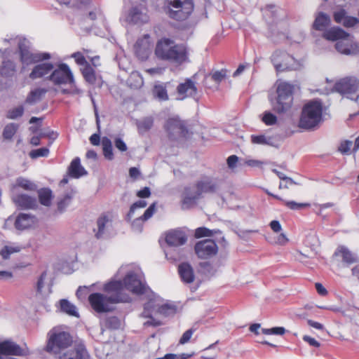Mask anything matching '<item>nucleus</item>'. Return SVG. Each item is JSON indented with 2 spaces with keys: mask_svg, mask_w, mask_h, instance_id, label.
Segmentation results:
<instances>
[{
  "mask_svg": "<svg viewBox=\"0 0 359 359\" xmlns=\"http://www.w3.org/2000/svg\"><path fill=\"white\" fill-rule=\"evenodd\" d=\"M117 276H123L122 280H111L104 285L106 292L126 293L128 290L134 294L141 295L147 294L149 288L147 287L144 276L141 269L136 265H123L118 269Z\"/></svg>",
  "mask_w": 359,
  "mask_h": 359,
  "instance_id": "f257e3e1",
  "label": "nucleus"
},
{
  "mask_svg": "<svg viewBox=\"0 0 359 359\" xmlns=\"http://www.w3.org/2000/svg\"><path fill=\"white\" fill-rule=\"evenodd\" d=\"M4 43L11 45H18L20 53V59L22 63L36 64L29 74V78L32 80L37 79H46L50 81V74L53 72V63L47 62L51 59L52 55L49 53L34 51L29 50V41L25 39L15 37L9 40L4 39Z\"/></svg>",
  "mask_w": 359,
  "mask_h": 359,
  "instance_id": "f03ea898",
  "label": "nucleus"
},
{
  "mask_svg": "<svg viewBox=\"0 0 359 359\" xmlns=\"http://www.w3.org/2000/svg\"><path fill=\"white\" fill-rule=\"evenodd\" d=\"M155 54L161 60H168L177 65L186 62L188 58L185 46L176 44L172 40L165 38L158 41Z\"/></svg>",
  "mask_w": 359,
  "mask_h": 359,
  "instance_id": "7ed1b4c3",
  "label": "nucleus"
},
{
  "mask_svg": "<svg viewBox=\"0 0 359 359\" xmlns=\"http://www.w3.org/2000/svg\"><path fill=\"white\" fill-rule=\"evenodd\" d=\"M323 37L329 41H336L335 48L341 54L359 55V43L339 27H332L323 33Z\"/></svg>",
  "mask_w": 359,
  "mask_h": 359,
  "instance_id": "20e7f679",
  "label": "nucleus"
},
{
  "mask_svg": "<svg viewBox=\"0 0 359 359\" xmlns=\"http://www.w3.org/2000/svg\"><path fill=\"white\" fill-rule=\"evenodd\" d=\"M131 297L126 293L107 292L104 294L99 292L89 295L88 301L93 309L99 313H107L114 309L113 305L120 302H130Z\"/></svg>",
  "mask_w": 359,
  "mask_h": 359,
  "instance_id": "39448f33",
  "label": "nucleus"
},
{
  "mask_svg": "<svg viewBox=\"0 0 359 359\" xmlns=\"http://www.w3.org/2000/svg\"><path fill=\"white\" fill-rule=\"evenodd\" d=\"M323 121V105L320 101L312 100L306 104L302 111L299 127L311 130Z\"/></svg>",
  "mask_w": 359,
  "mask_h": 359,
  "instance_id": "423d86ee",
  "label": "nucleus"
},
{
  "mask_svg": "<svg viewBox=\"0 0 359 359\" xmlns=\"http://www.w3.org/2000/svg\"><path fill=\"white\" fill-rule=\"evenodd\" d=\"M294 86L285 81L280 82L277 87V98L271 100L273 109L279 114L287 111L293 102Z\"/></svg>",
  "mask_w": 359,
  "mask_h": 359,
  "instance_id": "0eeeda50",
  "label": "nucleus"
},
{
  "mask_svg": "<svg viewBox=\"0 0 359 359\" xmlns=\"http://www.w3.org/2000/svg\"><path fill=\"white\" fill-rule=\"evenodd\" d=\"M48 339L46 350L54 354L59 353L62 350L71 345L72 339L69 333L53 328L48 334Z\"/></svg>",
  "mask_w": 359,
  "mask_h": 359,
  "instance_id": "6e6552de",
  "label": "nucleus"
},
{
  "mask_svg": "<svg viewBox=\"0 0 359 359\" xmlns=\"http://www.w3.org/2000/svg\"><path fill=\"white\" fill-rule=\"evenodd\" d=\"M184 123L178 117L170 118L166 121L164 128L172 143L179 144L189 137V131Z\"/></svg>",
  "mask_w": 359,
  "mask_h": 359,
  "instance_id": "1a4fd4ad",
  "label": "nucleus"
},
{
  "mask_svg": "<svg viewBox=\"0 0 359 359\" xmlns=\"http://www.w3.org/2000/svg\"><path fill=\"white\" fill-rule=\"evenodd\" d=\"M168 16L177 20L187 19L194 11L193 0H166Z\"/></svg>",
  "mask_w": 359,
  "mask_h": 359,
  "instance_id": "9d476101",
  "label": "nucleus"
},
{
  "mask_svg": "<svg viewBox=\"0 0 359 359\" xmlns=\"http://www.w3.org/2000/svg\"><path fill=\"white\" fill-rule=\"evenodd\" d=\"M332 90L339 93L348 99L358 101L359 98V80L354 76L345 77L334 84Z\"/></svg>",
  "mask_w": 359,
  "mask_h": 359,
  "instance_id": "9b49d317",
  "label": "nucleus"
},
{
  "mask_svg": "<svg viewBox=\"0 0 359 359\" xmlns=\"http://www.w3.org/2000/svg\"><path fill=\"white\" fill-rule=\"evenodd\" d=\"M271 60L276 70L279 72L297 69L299 66L292 55L281 50H276L271 55Z\"/></svg>",
  "mask_w": 359,
  "mask_h": 359,
  "instance_id": "f8f14e48",
  "label": "nucleus"
},
{
  "mask_svg": "<svg viewBox=\"0 0 359 359\" xmlns=\"http://www.w3.org/2000/svg\"><path fill=\"white\" fill-rule=\"evenodd\" d=\"M175 311V310L173 306L167 304H161V301L158 298H151L144 304L142 315L144 318H151L152 315L156 313L168 316L173 314Z\"/></svg>",
  "mask_w": 359,
  "mask_h": 359,
  "instance_id": "ddd939ff",
  "label": "nucleus"
},
{
  "mask_svg": "<svg viewBox=\"0 0 359 359\" xmlns=\"http://www.w3.org/2000/svg\"><path fill=\"white\" fill-rule=\"evenodd\" d=\"M50 81L55 84H73L74 83L73 74L65 63L57 65H53V72L50 74Z\"/></svg>",
  "mask_w": 359,
  "mask_h": 359,
  "instance_id": "4468645a",
  "label": "nucleus"
},
{
  "mask_svg": "<svg viewBox=\"0 0 359 359\" xmlns=\"http://www.w3.org/2000/svg\"><path fill=\"white\" fill-rule=\"evenodd\" d=\"M194 250L198 258L208 259L217 253L218 247L213 240L205 239L197 242Z\"/></svg>",
  "mask_w": 359,
  "mask_h": 359,
  "instance_id": "2eb2a0df",
  "label": "nucleus"
},
{
  "mask_svg": "<svg viewBox=\"0 0 359 359\" xmlns=\"http://www.w3.org/2000/svg\"><path fill=\"white\" fill-rule=\"evenodd\" d=\"M137 57L141 60H146L152 50V43L149 34H145L139 39L134 46Z\"/></svg>",
  "mask_w": 359,
  "mask_h": 359,
  "instance_id": "dca6fc26",
  "label": "nucleus"
},
{
  "mask_svg": "<svg viewBox=\"0 0 359 359\" xmlns=\"http://www.w3.org/2000/svg\"><path fill=\"white\" fill-rule=\"evenodd\" d=\"M125 20L133 24L145 23L149 21V16L146 8L142 5H138L130 9L125 15Z\"/></svg>",
  "mask_w": 359,
  "mask_h": 359,
  "instance_id": "f3484780",
  "label": "nucleus"
},
{
  "mask_svg": "<svg viewBox=\"0 0 359 359\" xmlns=\"http://www.w3.org/2000/svg\"><path fill=\"white\" fill-rule=\"evenodd\" d=\"M220 184L221 183L219 180L209 176L203 177L196 184L201 194L217 191Z\"/></svg>",
  "mask_w": 359,
  "mask_h": 359,
  "instance_id": "a211bd4d",
  "label": "nucleus"
},
{
  "mask_svg": "<svg viewBox=\"0 0 359 359\" xmlns=\"http://www.w3.org/2000/svg\"><path fill=\"white\" fill-rule=\"evenodd\" d=\"M201 193L195 184L194 187H187L183 194L182 206L184 208H189L196 204L201 198Z\"/></svg>",
  "mask_w": 359,
  "mask_h": 359,
  "instance_id": "6ab92c4d",
  "label": "nucleus"
},
{
  "mask_svg": "<svg viewBox=\"0 0 359 359\" xmlns=\"http://www.w3.org/2000/svg\"><path fill=\"white\" fill-rule=\"evenodd\" d=\"M187 241L186 233L179 229L169 231L166 234L165 241L170 246L177 247L184 245Z\"/></svg>",
  "mask_w": 359,
  "mask_h": 359,
  "instance_id": "aec40b11",
  "label": "nucleus"
},
{
  "mask_svg": "<svg viewBox=\"0 0 359 359\" xmlns=\"http://www.w3.org/2000/svg\"><path fill=\"white\" fill-rule=\"evenodd\" d=\"M37 223L36 218L30 214L20 213L15 222V226L18 230H25L34 226Z\"/></svg>",
  "mask_w": 359,
  "mask_h": 359,
  "instance_id": "412c9836",
  "label": "nucleus"
},
{
  "mask_svg": "<svg viewBox=\"0 0 359 359\" xmlns=\"http://www.w3.org/2000/svg\"><path fill=\"white\" fill-rule=\"evenodd\" d=\"M177 91L181 96L180 99L183 100L187 97H195L197 94V88L195 83L188 79L184 83H182L177 86Z\"/></svg>",
  "mask_w": 359,
  "mask_h": 359,
  "instance_id": "4be33fe9",
  "label": "nucleus"
},
{
  "mask_svg": "<svg viewBox=\"0 0 359 359\" xmlns=\"http://www.w3.org/2000/svg\"><path fill=\"white\" fill-rule=\"evenodd\" d=\"M156 212V203H152L144 212V214L135 219L132 222L133 229L136 232H141L144 222L150 219Z\"/></svg>",
  "mask_w": 359,
  "mask_h": 359,
  "instance_id": "5701e85b",
  "label": "nucleus"
},
{
  "mask_svg": "<svg viewBox=\"0 0 359 359\" xmlns=\"http://www.w3.org/2000/svg\"><path fill=\"white\" fill-rule=\"evenodd\" d=\"M111 225V220L107 215H102L97 219L96 228L93 229L97 238H102Z\"/></svg>",
  "mask_w": 359,
  "mask_h": 359,
  "instance_id": "b1692460",
  "label": "nucleus"
},
{
  "mask_svg": "<svg viewBox=\"0 0 359 359\" xmlns=\"http://www.w3.org/2000/svg\"><path fill=\"white\" fill-rule=\"evenodd\" d=\"M16 205L25 209H34L37 207V201L35 198L26 194H20L13 197Z\"/></svg>",
  "mask_w": 359,
  "mask_h": 359,
  "instance_id": "393cba45",
  "label": "nucleus"
},
{
  "mask_svg": "<svg viewBox=\"0 0 359 359\" xmlns=\"http://www.w3.org/2000/svg\"><path fill=\"white\" fill-rule=\"evenodd\" d=\"M170 84L169 82L163 83L157 81L154 83L152 88L153 97L158 101H167L169 99L167 87Z\"/></svg>",
  "mask_w": 359,
  "mask_h": 359,
  "instance_id": "a878e982",
  "label": "nucleus"
},
{
  "mask_svg": "<svg viewBox=\"0 0 359 359\" xmlns=\"http://www.w3.org/2000/svg\"><path fill=\"white\" fill-rule=\"evenodd\" d=\"M178 272L182 280L185 283H191L194 281L195 276L191 266L186 262L182 263L178 266Z\"/></svg>",
  "mask_w": 359,
  "mask_h": 359,
  "instance_id": "bb28decb",
  "label": "nucleus"
},
{
  "mask_svg": "<svg viewBox=\"0 0 359 359\" xmlns=\"http://www.w3.org/2000/svg\"><path fill=\"white\" fill-rule=\"evenodd\" d=\"M68 170L69 175L74 178H79L87 174L84 168L81 165L79 158H75L71 162Z\"/></svg>",
  "mask_w": 359,
  "mask_h": 359,
  "instance_id": "cd10ccee",
  "label": "nucleus"
},
{
  "mask_svg": "<svg viewBox=\"0 0 359 359\" xmlns=\"http://www.w3.org/2000/svg\"><path fill=\"white\" fill-rule=\"evenodd\" d=\"M335 255L341 257L343 261L348 264L357 262V257L344 246L339 247L335 252Z\"/></svg>",
  "mask_w": 359,
  "mask_h": 359,
  "instance_id": "c85d7f7f",
  "label": "nucleus"
},
{
  "mask_svg": "<svg viewBox=\"0 0 359 359\" xmlns=\"http://www.w3.org/2000/svg\"><path fill=\"white\" fill-rule=\"evenodd\" d=\"M330 23V16L324 13L320 12L316 15L313 26L314 29H316L317 30L323 31L326 27H328Z\"/></svg>",
  "mask_w": 359,
  "mask_h": 359,
  "instance_id": "c756f323",
  "label": "nucleus"
},
{
  "mask_svg": "<svg viewBox=\"0 0 359 359\" xmlns=\"http://www.w3.org/2000/svg\"><path fill=\"white\" fill-rule=\"evenodd\" d=\"M46 278V272L42 273L36 284V292L41 296H47L51 293V287L49 285L46 286L45 284Z\"/></svg>",
  "mask_w": 359,
  "mask_h": 359,
  "instance_id": "7c9ffc66",
  "label": "nucleus"
},
{
  "mask_svg": "<svg viewBox=\"0 0 359 359\" xmlns=\"http://www.w3.org/2000/svg\"><path fill=\"white\" fill-rule=\"evenodd\" d=\"M251 141L253 144L269 145L271 147H276L277 144L276 140L272 136H266L264 135H252Z\"/></svg>",
  "mask_w": 359,
  "mask_h": 359,
  "instance_id": "2f4dec72",
  "label": "nucleus"
},
{
  "mask_svg": "<svg viewBox=\"0 0 359 359\" xmlns=\"http://www.w3.org/2000/svg\"><path fill=\"white\" fill-rule=\"evenodd\" d=\"M68 359H90L85 346L82 343L76 344L74 351Z\"/></svg>",
  "mask_w": 359,
  "mask_h": 359,
  "instance_id": "473e14b6",
  "label": "nucleus"
},
{
  "mask_svg": "<svg viewBox=\"0 0 359 359\" xmlns=\"http://www.w3.org/2000/svg\"><path fill=\"white\" fill-rule=\"evenodd\" d=\"M60 309L62 312L72 316L79 317L76 307L67 299L60 302Z\"/></svg>",
  "mask_w": 359,
  "mask_h": 359,
  "instance_id": "72a5a7b5",
  "label": "nucleus"
},
{
  "mask_svg": "<svg viewBox=\"0 0 359 359\" xmlns=\"http://www.w3.org/2000/svg\"><path fill=\"white\" fill-rule=\"evenodd\" d=\"M16 187H20L28 191H33L36 188V185L32 182L24 177H18L16 180L15 184L13 185V189H15Z\"/></svg>",
  "mask_w": 359,
  "mask_h": 359,
  "instance_id": "f704fd0d",
  "label": "nucleus"
},
{
  "mask_svg": "<svg viewBox=\"0 0 359 359\" xmlns=\"http://www.w3.org/2000/svg\"><path fill=\"white\" fill-rule=\"evenodd\" d=\"M102 145L104 157L109 160H112L114 154L111 141L108 137H104L102 140Z\"/></svg>",
  "mask_w": 359,
  "mask_h": 359,
  "instance_id": "c9c22d12",
  "label": "nucleus"
},
{
  "mask_svg": "<svg viewBox=\"0 0 359 359\" xmlns=\"http://www.w3.org/2000/svg\"><path fill=\"white\" fill-rule=\"evenodd\" d=\"M154 119L152 117H145L141 121L137 122V126L140 133H144L149 130L153 126Z\"/></svg>",
  "mask_w": 359,
  "mask_h": 359,
  "instance_id": "e433bc0d",
  "label": "nucleus"
},
{
  "mask_svg": "<svg viewBox=\"0 0 359 359\" xmlns=\"http://www.w3.org/2000/svg\"><path fill=\"white\" fill-rule=\"evenodd\" d=\"M15 72V66L11 61H4L1 69V75L4 77H10L14 75Z\"/></svg>",
  "mask_w": 359,
  "mask_h": 359,
  "instance_id": "4c0bfd02",
  "label": "nucleus"
},
{
  "mask_svg": "<svg viewBox=\"0 0 359 359\" xmlns=\"http://www.w3.org/2000/svg\"><path fill=\"white\" fill-rule=\"evenodd\" d=\"M20 247L16 245H5L0 251V255L3 259H8L11 254L20 251Z\"/></svg>",
  "mask_w": 359,
  "mask_h": 359,
  "instance_id": "58836bf2",
  "label": "nucleus"
},
{
  "mask_svg": "<svg viewBox=\"0 0 359 359\" xmlns=\"http://www.w3.org/2000/svg\"><path fill=\"white\" fill-rule=\"evenodd\" d=\"M46 93L45 90L43 89H35L30 92V93L28 95L26 102L29 104H34L36 102H38L41 96Z\"/></svg>",
  "mask_w": 359,
  "mask_h": 359,
  "instance_id": "ea45409f",
  "label": "nucleus"
},
{
  "mask_svg": "<svg viewBox=\"0 0 359 359\" xmlns=\"http://www.w3.org/2000/svg\"><path fill=\"white\" fill-rule=\"evenodd\" d=\"M39 198L40 203L46 206L50 205L51 191L48 189H43L39 191Z\"/></svg>",
  "mask_w": 359,
  "mask_h": 359,
  "instance_id": "a19ab883",
  "label": "nucleus"
},
{
  "mask_svg": "<svg viewBox=\"0 0 359 359\" xmlns=\"http://www.w3.org/2000/svg\"><path fill=\"white\" fill-rule=\"evenodd\" d=\"M82 74L87 82H88L89 83H95L96 79L95 72L93 68L89 65H87L84 67V68L82 70Z\"/></svg>",
  "mask_w": 359,
  "mask_h": 359,
  "instance_id": "79ce46f5",
  "label": "nucleus"
},
{
  "mask_svg": "<svg viewBox=\"0 0 359 359\" xmlns=\"http://www.w3.org/2000/svg\"><path fill=\"white\" fill-rule=\"evenodd\" d=\"M128 81L130 85L135 88H140L143 85V79L137 72L130 74Z\"/></svg>",
  "mask_w": 359,
  "mask_h": 359,
  "instance_id": "37998d69",
  "label": "nucleus"
},
{
  "mask_svg": "<svg viewBox=\"0 0 359 359\" xmlns=\"http://www.w3.org/2000/svg\"><path fill=\"white\" fill-rule=\"evenodd\" d=\"M147 202L144 200H140L134 203L131 205L130 211L127 215L128 219H130L131 217H133L137 210L144 208L147 206Z\"/></svg>",
  "mask_w": 359,
  "mask_h": 359,
  "instance_id": "c03bdc74",
  "label": "nucleus"
},
{
  "mask_svg": "<svg viewBox=\"0 0 359 359\" xmlns=\"http://www.w3.org/2000/svg\"><path fill=\"white\" fill-rule=\"evenodd\" d=\"M72 196V192L67 194L58 201L57 206L60 211L64 210L69 205Z\"/></svg>",
  "mask_w": 359,
  "mask_h": 359,
  "instance_id": "a18cd8bd",
  "label": "nucleus"
},
{
  "mask_svg": "<svg viewBox=\"0 0 359 359\" xmlns=\"http://www.w3.org/2000/svg\"><path fill=\"white\" fill-rule=\"evenodd\" d=\"M18 129L15 123H10L4 128L3 135L5 139H11Z\"/></svg>",
  "mask_w": 359,
  "mask_h": 359,
  "instance_id": "49530a36",
  "label": "nucleus"
},
{
  "mask_svg": "<svg viewBox=\"0 0 359 359\" xmlns=\"http://www.w3.org/2000/svg\"><path fill=\"white\" fill-rule=\"evenodd\" d=\"M262 121L267 126L274 125L277 121V117L270 111H265L263 114Z\"/></svg>",
  "mask_w": 359,
  "mask_h": 359,
  "instance_id": "de8ad7c7",
  "label": "nucleus"
},
{
  "mask_svg": "<svg viewBox=\"0 0 359 359\" xmlns=\"http://www.w3.org/2000/svg\"><path fill=\"white\" fill-rule=\"evenodd\" d=\"M48 154L49 149L48 148L43 147L31 151V152L29 153V156L32 158H36L39 157L47 156Z\"/></svg>",
  "mask_w": 359,
  "mask_h": 359,
  "instance_id": "09e8293b",
  "label": "nucleus"
},
{
  "mask_svg": "<svg viewBox=\"0 0 359 359\" xmlns=\"http://www.w3.org/2000/svg\"><path fill=\"white\" fill-rule=\"evenodd\" d=\"M24 108L22 106L17 107L11 109L8 113V117L11 119H15L20 117L23 114Z\"/></svg>",
  "mask_w": 359,
  "mask_h": 359,
  "instance_id": "8fccbe9b",
  "label": "nucleus"
},
{
  "mask_svg": "<svg viewBox=\"0 0 359 359\" xmlns=\"http://www.w3.org/2000/svg\"><path fill=\"white\" fill-rule=\"evenodd\" d=\"M285 205L291 210H300L302 208L309 206L308 203H297L295 201H284Z\"/></svg>",
  "mask_w": 359,
  "mask_h": 359,
  "instance_id": "3c124183",
  "label": "nucleus"
},
{
  "mask_svg": "<svg viewBox=\"0 0 359 359\" xmlns=\"http://www.w3.org/2000/svg\"><path fill=\"white\" fill-rule=\"evenodd\" d=\"M238 157L236 155H231L228 157L226 160L227 165L232 171L238 166Z\"/></svg>",
  "mask_w": 359,
  "mask_h": 359,
  "instance_id": "603ef678",
  "label": "nucleus"
},
{
  "mask_svg": "<svg viewBox=\"0 0 359 359\" xmlns=\"http://www.w3.org/2000/svg\"><path fill=\"white\" fill-rule=\"evenodd\" d=\"M353 142L351 141L342 142L339 147V151L343 154H346L350 151Z\"/></svg>",
  "mask_w": 359,
  "mask_h": 359,
  "instance_id": "864d4df0",
  "label": "nucleus"
},
{
  "mask_svg": "<svg viewBox=\"0 0 359 359\" xmlns=\"http://www.w3.org/2000/svg\"><path fill=\"white\" fill-rule=\"evenodd\" d=\"M211 235H212V231L205 227H199V228H197L195 231V236L196 238L210 236Z\"/></svg>",
  "mask_w": 359,
  "mask_h": 359,
  "instance_id": "5fc2aeb1",
  "label": "nucleus"
},
{
  "mask_svg": "<svg viewBox=\"0 0 359 359\" xmlns=\"http://www.w3.org/2000/svg\"><path fill=\"white\" fill-rule=\"evenodd\" d=\"M195 331H196V329H194V328H191V329L187 330L182 334V337L180 338V341H179L180 344H184L187 343L190 340L192 334H194V332Z\"/></svg>",
  "mask_w": 359,
  "mask_h": 359,
  "instance_id": "6e6d98bb",
  "label": "nucleus"
},
{
  "mask_svg": "<svg viewBox=\"0 0 359 359\" xmlns=\"http://www.w3.org/2000/svg\"><path fill=\"white\" fill-rule=\"evenodd\" d=\"M72 57L75 59L76 62L79 65L86 66L88 64L85 57L80 52L74 53L72 55Z\"/></svg>",
  "mask_w": 359,
  "mask_h": 359,
  "instance_id": "4d7b16f0",
  "label": "nucleus"
},
{
  "mask_svg": "<svg viewBox=\"0 0 359 359\" xmlns=\"http://www.w3.org/2000/svg\"><path fill=\"white\" fill-rule=\"evenodd\" d=\"M114 145L116 149L122 152L126 151L128 149L126 144L121 137H116L114 139Z\"/></svg>",
  "mask_w": 359,
  "mask_h": 359,
  "instance_id": "13d9d810",
  "label": "nucleus"
},
{
  "mask_svg": "<svg viewBox=\"0 0 359 359\" xmlns=\"http://www.w3.org/2000/svg\"><path fill=\"white\" fill-rule=\"evenodd\" d=\"M346 17V11L344 9H340L338 11L334 12V18L336 22L342 23L344 18Z\"/></svg>",
  "mask_w": 359,
  "mask_h": 359,
  "instance_id": "bf43d9fd",
  "label": "nucleus"
},
{
  "mask_svg": "<svg viewBox=\"0 0 359 359\" xmlns=\"http://www.w3.org/2000/svg\"><path fill=\"white\" fill-rule=\"evenodd\" d=\"M107 325L112 329H117L120 326V321L116 317H110L107 320Z\"/></svg>",
  "mask_w": 359,
  "mask_h": 359,
  "instance_id": "052dcab7",
  "label": "nucleus"
},
{
  "mask_svg": "<svg viewBox=\"0 0 359 359\" xmlns=\"http://www.w3.org/2000/svg\"><path fill=\"white\" fill-rule=\"evenodd\" d=\"M358 22V20L356 18L347 16L344 18L342 24L347 27H353Z\"/></svg>",
  "mask_w": 359,
  "mask_h": 359,
  "instance_id": "680f3d73",
  "label": "nucleus"
},
{
  "mask_svg": "<svg viewBox=\"0 0 359 359\" xmlns=\"http://www.w3.org/2000/svg\"><path fill=\"white\" fill-rule=\"evenodd\" d=\"M225 76L226 74L223 70L215 72L212 74V79L217 83L221 82Z\"/></svg>",
  "mask_w": 359,
  "mask_h": 359,
  "instance_id": "e2e57ef3",
  "label": "nucleus"
},
{
  "mask_svg": "<svg viewBox=\"0 0 359 359\" xmlns=\"http://www.w3.org/2000/svg\"><path fill=\"white\" fill-rule=\"evenodd\" d=\"M94 285H92L90 286V288L93 287ZM89 289V287H87L86 286H83V287H81L80 286L77 291H76V296L79 299H83L85 298L86 295V292L87 290Z\"/></svg>",
  "mask_w": 359,
  "mask_h": 359,
  "instance_id": "0e129e2a",
  "label": "nucleus"
},
{
  "mask_svg": "<svg viewBox=\"0 0 359 359\" xmlns=\"http://www.w3.org/2000/svg\"><path fill=\"white\" fill-rule=\"evenodd\" d=\"M263 163H264L262 161H260L258 160L248 159V160H245L244 163L243 164L250 166V167H259V166L262 165Z\"/></svg>",
  "mask_w": 359,
  "mask_h": 359,
  "instance_id": "69168bd1",
  "label": "nucleus"
},
{
  "mask_svg": "<svg viewBox=\"0 0 359 359\" xmlns=\"http://www.w3.org/2000/svg\"><path fill=\"white\" fill-rule=\"evenodd\" d=\"M269 226L275 233H278L282 230L281 224L277 220L271 221L269 224Z\"/></svg>",
  "mask_w": 359,
  "mask_h": 359,
  "instance_id": "338daca9",
  "label": "nucleus"
},
{
  "mask_svg": "<svg viewBox=\"0 0 359 359\" xmlns=\"http://www.w3.org/2000/svg\"><path fill=\"white\" fill-rule=\"evenodd\" d=\"M151 195L150 189L148 187H144V189L140 190L137 193V196L140 198H148Z\"/></svg>",
  "mask_w": 359,
  "mask_h": 359,
  "instance_id": "774afa93",
  "label": "nucleus"
}]
</instances>
